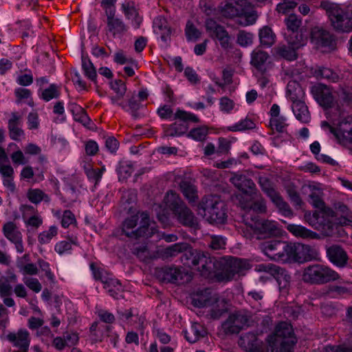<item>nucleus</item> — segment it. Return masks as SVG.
<instances>
[{
	"label": "nucleus",
	"mask_w": 352,
	"mask_h": 352,
	"mask_svg": "<svg viewBox=\"0 0 352 352\" xmlns=\"http://www.w3.org/2000/svg\"><path fill=\"white\" fill-rule=\"evenodd\" d=\"M262 252L270 259L283 263H304L311 260L312 248L302 243H289L286 241L273 240L260 245Z\"/></svg>",
	"instance_id": "nucleus-1"
},
{
	"label": "nucleus",
	"mask_w": 352,
	"mask_h": 352,
	"mask_svg": "<svg viewBox=\"0 0 352 352\" xmlns=\"http://www.w3.org/2000/svg\"><path fill=\"white\" fill-rule=\"evenodd\" d=\"M271 352H293L297 342L292 326L285 322L278 323L266 339Z\"/></svg>",
	"instance_id": "nucleus-2"
},
{
	"label": "nucleus",
	"mask_w": 352,
	"mask_h": 352,
	"mask_svg": "<svg viewBox=\"0 0 352 352\" xmlns=\"http://www.w3.org/2000/svg\"><path fill=\"white\" fill-rule=\"evenodd\" d=\"M122 230L127 237L133 239L151 237L156 231L154 223H151L149 215L146 212H138L125 219Z\"/></svg>",
	"instance_id": "nucleus-3"
},
{
	"label": "nucleus",
	"mask_w": 352,
	"mask_h": 352,
	"mask_svg": "<svg viewBox=\"0 0 352 352\" xmlns=\"http://www.w3.org/2000/svg\"><path fill=\"white\" fill-rule=\"evenodd\" d=\"M199 214L210 223L221 224L227 219L224 202L217 195H207L198 206Z\"/></svg>",
	"instance_id": "nucleus-4"
},
{
	"label": "nucleus",
	"mask_w": 352,
	"mask_h": 352,
	"mask_svg": "<svg viewBox=\"0 0 352 352\" xmlns=\"http://www.w3.org/2000/svg\"><path fill=\"white\" fill-rule=\"evenodd\" d=\"M248 269L250 263L247 260L228 256L217 261L214 273L219 281L227 282L232 280L236 275H243Z\"/></svg>",
	"instance_id": "nucleus-5"
},
{
	"label": "nucleus",
	"mask_w": 352,
	"mask_h": 352,
	"mask_svg": "<svg viewBox=\"0 0 352 352\" xmlns=\"http://www.w3.org/2000/svg\"><path fill=\"white\" fill-rule=\"evenodd\" d=\"M248 269L250 263L247 260L228 256L217 261L214 273L219 281L227 282L232 280L236 275H243Z\"/></svg>",
	"instance_id": "nucleus-6"
},
{
	"label": "nucleus",
	"mask_w": 352,
	"mask_h": 352,
	"mask_svg": "<svg viewBox=\"0 0 352 352\" xmlns=\"http://www.w3.org/2000/svg\"><path fill=\"white\" fill-rule=\"evenodd\" d=\"M302 276L304 282L311 285H323L340 278L336 272L320 264H313L306 267Z\"/></svg>",
	"instance_id": "nucleus-7"
},
{
	"label": "nucleus",
	"mask_w": 352,
	"mask_h": 352,
	"mask_svg": "<svg viewBox=\"0 0 352 352\" xmlns=\"http://www.w3.org/2000/svg\"><path fill=\"white\" fill-rule=\"evenodd\" d=\"M187 258L189 261L188 265L194 267L204 276H208L212 272H215L218 260L211 257L208 252L197 250H190Z\"/></svg>",
	"instance_id": "nucleus-8"
},
{
	"label": "nucleus",
	"mask_w": 352,
	"mask_h": 352,
	"mask_svg": "<svg viewBox=\"0 0 352 352\" xmlns=\"http://www.w3.org/2000/svg\"><path fill=\"white\" fill-rule=\"evenodd\" d=\"M251 314L245 310H238L230 313L222 324V329L226 335L237 334L250 326Z\"/></svg>",
	"instance_id": "nucleus-9"
},
{
	"label": "nucleus",
	"mask_w": 352,
	"mask_h": 352,
	"mask_svg": "<svg viewBox=\"0 0 352 352\" xmlns=\"http://www.w3.org/2000/svg\"><path fill=\"white\" fill-rule=\"evenodd\" d=\"M320 7L326 11L331 22H352V3L342 5L322 0Z\"/></svg>",
	"instance_id": "nucleus-10"
},
{
	"label": "nucleus",
	"mask_w": 352,
	"mask_h": 352,
	"mask_svg": "<svg viewBox=\"0 0 352 352\" xmlns=\"http://www.w3.org/2000/svg\"><path fill=\"white\" fill-rule=\"evenodd\" d=\"M173 120H179V121L167 127L165 130V134L167 136H180L187 132L190 122L197 123L199 122V119L196 115L181 109H177L175 113Z\"/></svg>",
	"instance_id": "nucleus-11"
},
{
	"label": "nucleus",
	"mask_w": 352,
	"mask_h": 352,
	"mask_svg": "<svg viewBox=\"0 0 352 352\" xmlns=\"http://www.w3.org/2000/svg\"><path fill=\"white\" fill-rule=\"evenodd\" d=\"M245 226L247 231H244L243 233L247 238L252 237L251 231L262 235L264 238L276 236L280 234L281 232L276 221L267 219H257L252 223L246 222Z\"/></svg>",
	"instance_id": "nucleus-12"
},
{
	"label": "nucleus",
	"mask_w": 352,
	"mask_h": 352,
	"mask_svg": "<svg viewBox=\"0 0 352 352\" xmlns=\"http://www.w3.org/2000/svg\"><path fill=\"white\" fill-rule=\"evenodd\" d=\"M287 30L285 35L287 42L291 45H294V47H298L305 45L307 41L310 32L306 25H302V23H286Z\"/></svg>",
	"instance_id": "nucleus-13"
},
{
	"label": "nucleus",
	"mask_w": 352,
	"mask_h": 352,
	"mask_svg": "<svg viewBox=\"0 0 352 352\" xmlns=\"http://www.w3.org/2000/svg\"><path fill=\"white\" fill-rule=\"evenodd\" d=\"M252 201L243 204L244 214L243 221L252 223L258 219L257 214H264L267 211V206L265 199L261 197H254Z\"/></svg>",
	"instance_id": "nucleus-14"
},
{
	"label": "nucleus",
	"mask_w": 352,
	"mask_h": 352,
	"mask_svg": "<svg viewBox=\"0 0 352 352\" xmlns=\"http://www.w3.org/2000/svg\"><path fill=\"white\" fill-rule=\"evenodd\" d=\"M310 39L318 47H326L329 50H334L336 41L329 32L316 26L310 31Z\"/></svg>",
	"instance_id": "nucleus-15"
},
{
	"label": "nucleus",
	"mask_w": 352,
	"mask_h": 352,
	"mask_svg": "<svg viewBox=\"0 0 352 352\" xmlns=\"http://www.w3.org/2000/svg\"><path fill=\"white\" fill-rule=\"evenodd\" d=\"M6 339L14 347L12 352H28L31 338L26 329H21L16 333L10 332Z\"/></svg>",
	"instance_id": "nucleus-16"
},
{
	"label": "nucleus",
	"mask_w": 352,
	"mask_h": 352,
	"mask_svg": "<svg viewBox=\"0 0 352 352\" xmlns=\"http://www.w3.org/2000/svg\"><path fill=\"white\" fill-rule=\"evenodd\" d=\"M156 273L163 282L180 284L188 280V274L179 267H164L157 270Z\"/></svg>",
	"instance_id": "nucleus-17"
},
{
	"label": "nucleus",
	"mask_w": 352,
	"mask_h": 352,
	"mask_svg": "<svg viewBox=\"0 0 352 352\" xmlns=\"http://www.w3.org/2000/svg\"><path fill=\"white\" fill-rule=\"evenodd\" d=\"M23 116L18 112H12L8 122V129L10 138L15 141H20L24 138L25 133L22 129Z\"/></svg>",
	"instance_id": "nucleus-18"
},
{
	"label": "nucleus",
	"mask_w": 352,
	"mask_h": 352,
	"mask_svg": "<svg viewBox=\"0 0 352 352\" xmlns=\"http://www.w3.org/2000/svg\"><path fill=\"white\" fill-rule=\"evenodd\" d=\"M314 219L322 227V230L327 235H331L333 226L334 212L329 208H324L314 214Z\"/></svg>",
	"instance_id": "nucleus-19"
},
{
	"label": "nucleus",
	"mask_w": 352,
	"mask_h": 352,
	"mask_svg": "<svg viewBox=\"0 0 352 352\" xmlns=\"http://www.w3.org/2000/svg\"><path fill=\"white\" fill-rule=\"evenodd\" d=\"M206 30L212 38H216L223 49L231 47L230 36L225 28L219 23H206Z\"/></svg>",
	"instance_id": "nucleus-20"
},
{
	"label": "nucleus",
	"mask_w": 352,
	"mask_h": 352,
	"mask_svg": "<svg viewBox=\"0 0 352 352\" xmlns=\"http://www.w3.org/2000/svg\"><path fill=\"white\" fill-rule=\"evenodd\" d=\"M311 93L317 102L325 108L331 107L333 102V97L330 89L323 85L317 84L311 87Z\"/></svg>",
	"instance_id": "nucleus-21"
},
{
	"label": "nucleus",
	"mask_w": 352,
	"mask_h": 352,
	"mask_svg": "<svg viewBox=\"0 0 352 352\" xmlns=\"http://www.w3.org/2000/svg\"><path fill=\"white\" fill-rule=\"evenodd\" d=\"M175 217L177 221L184 226L191 228L192 229L199 228V223L197 219L195 217L192 212L188 208L186 204L182 205L179 208L173 212Z\"/></svg>",
	"instance_id": "nucleus-22"
},
{
	"label": "nucleus",
	"mask_w": 352,
	"mask_h": 352,
	"mask_svg": "<svg viewBox=\"0 0 352 352\" xmlns=\"http://www.w3.org/2000/svg\"><path fill=\"white\" fill-rule=\"evenodd\" d=\"M230 182L239 190L246 195L255 194L256 185L254 182L243 175L234 174L230 179Z\"/></svg>",
	"instance_id": "nucleus-23"
},
{
	"label": "nucleus",
	"mask_w": 352,
	"mask_h": 352,
	"mask_svg": "<svg viewBox=\"0 0 352 352\" xmlns=\"http://www.w3.org/2000/svg\"><path fill=\"white\" fill-rule=\"evenodd\" d=\"M111 87L115 93L114 95L110 96L112 104L118 105L124 110H127L126 103L124 101L126 91L125 83L121 80H116L111 82Z\"/></svg>",
	"instance_id": "nucleus-24"
},
{
	"label": "nucleus",
	"mask_w": 352,
	"mask_h": 352,
	"mask_svg": "<svg viewBox=\"0 0 352 352\" xmlns=\"http://www.w3.org/2000/svg\"><path fill=\"white\" fill-rule=\"evenodd\" d=\"M331 133L340 142L344 140L352 141V116L342 120L338 128L331 129Z\"/></svg>",
	"instance_id": "nucleus-25"
},
{
	"label": "nucleus",
	"mask_w": 352,
	"mask_h": 352,
	"mask_svg": "<svg viewBox=\"0 0 352 352\" xmlns=\"http://www.w3.org/2000/svg\"><path fill=\"white\" fill-rule=\"evenodd\" d=\"M327 254L330 261L338 267L344 266L348 261L345 250L338 245H333L327 249Z\"/></svg>",
	"instance_id": "nucleus-26"
},
{
	"label": "nucleus",
	"mask_w": 352,
	"mask_h": 352,
	"mask_svg": "<svg viewBox=\"0 0 352 352\" xmlns=\"http://www.w3.org/2000/svg\"><path fill=\"white\" fill-rule=\"evenodd\" d=\"M239 346L248 352H258L261 346L256 335L252 332L246 333L240 337L239 340Z\"/></svg>",
	"instance_id": "nucleus-27"
},
{
	"label": "nucleus",
	"mask_w": 352,
	"mask_h": 352,
	"mask_svg": "<svg viewBox=\"0 0 352 352\" xmlns=\"http://www.w3.org/2000/svg\"><path fill=\"white\" fill-rule=\"evenodd\" d=\"M238 8H239V18H243L245 22H256L258 18V12L248 0H239Z\"/></svg>",
	"instance_id": "nucleus-28"
},
{
	"label": "nucleus",
	"mask_w": 352,
	"mask_h": 352,
	"mask_svg": "<svg viewBox=\"0 0 352 352\" xmlns=\"http://www.w3.org/2000/svg\"><path fill=\"white\" fill-rule=\"evenodd\" d=\"M217 293L206 288L199 291L192 298V305L197 307H207L210 303L217 299Z\"/></svg>",
	"instance_id": "nucleus-29"
},
{
	"label": "nucleus",
	"mask_w": 352,
	"mask_h": 352,
	"mask_svg": "<svg viewBox=\"0 0 352 352\" xmlns=\"http://www.w3.org/2000/svg\"><path fill=\"white\" fill-rule=\"evenodd\" d=\"M272 276L276 280L280 292L282 294H287L291 280V276L287 272L285 269L276 265Z\"/></svg>",
	"instance_id": "nucleus-30"
},
{
	"label": "nucleus",
	"mask_w": 352,
	"mask_h": 352,
	"mask_svg": "<svg viewBox=\"0 0 352 352\" xmlns=\"http://www.w3.org/2000/svg\"><path fill=\"white\" fill-rule=\"evenodd\" d=\"M298 49V47H294V45L289 43L287 45L279 44L273 48V53L275 56L292 61L297 58L296 50Z\"/></svg>",
	"instance_id": "nucleus-31"
},
{
	"label": "nucleus",
	"mask_w": 352,
	"mask_h": 352,
	"mask_svg": "<svg viewBox=\"0 0 352 352\" xmlns=\"http://www.w3.org/2000/svg\"><path fill=\"white\" fill-rule=\"evenodd\" d=\"M239 1H235L234 3H226L224 7L220 6L219 12L217 16H208V19L205 22H216L215 19H218L219 15H221L228 19H233L239 17V8H238Z\"/></svg>",
	"instance_id": "nucleus-32"
},
{
	"label": "nucleus",
	"mask_w": 352,
	"mask_h": 352,
	"mask_svg": "<svg viewBox=\"0 0 352 352\" xmlns=\"http://www.w3.org/2000/svg\"><path fill=\"white\" fill-rule=\"evenodd\" d=\"M292 103V109L296 119L302 123H308L311 120V115L305 102L299 100Z\"/></svg>",
	"instance_id": "nucleus-33"
},
{
	"label": "nucleus",
	"mask_w": 352,
	"mask_h": 352,
	"mask_svg": "<svg viewBox=\"0 0 352 352\" xmlns=\"http://www.w3.org/2000/svg\"><path fill=\"white\" fill-rule=\"evenodd\" d=\"M216 298L208 306L210 307L209 314L213 319H219L228 310L226 300L221 298L219 294Z\"/></svg>",
	"instance_id": "nucleus-34"
},
{
	"label": "nucleus",
	"mask_w": 352,
	"mask_h": 352,
	"mask_svg": "<svg viewBox=\"0 0 352 352\" xmlns=\"http://www.w3.org/2000/svg\"><path fill=\"white\" fill-rule=\"evenodd\" d=\"M287 229L295 236L300 237L303 239H315L320 238L318 233L308 230L300 225L289 224L287 226Z\"/></svg>",
	"instance_id": "nucleus-35"
},
{
	"label": "nucleus",
	"mask_w": 352,
	"mask_h": 352,
	"mask_svg": "<svg viewBox=\"0 0 352 352\" xmlns=\"http://www.w3.org/2000/svg\"><path fill=\"white\" fill-rule=\"evenodd\" d=\"M269 58L270 56L267 52L261 49L256 48L251 54L250 63L256 69L263 71L265 69V63Z\"/></svg>",
	"instance_id": "nucleus-36"
},
{
	"label": "nucleus",
	"mask_w": 352,
	"mask_h": 352,
	"mask_svg": "<svg viewBox=\"0 0 352 352\" xmlns=\"http://www.w3.org/2000/svg\"><path fill=\"white\" fill-rule=\"evenodd\" d=\"M186 339L190 343H195L200 338L205 336L206 331L205 328L199 323H192L188 330L184 331Z\"/></svg>",
	"instance_id": "nucleus-37"
},
{
	"label": "nucleus",
	"mask_w": 352,
	"mask_h": 352,
	"mask_svg": "<svg viewBox=\"0 0 352 352\" xmlns=\"http://www.w3.org/2000/svg\"><path fill=\"white\" fill-rule=\"evenodd\" d=\"M305 92L300 84L296 80H290L287 85V96L292 102L302 100Z\"/></svg>",
	"instance_id": "nucleus-38"
},
{
	"label": "nucleus",
	"mask_w": 352,
	"mask_h": 352,
	"mask_svg": "<svg viewBox=\"0 0 352 352\" xmlns=\"http://www.w3.org/2000/svg\"><path fill=\"white\" fill-rule=\"evenodd\" d=\"M21 210L23 212V218L27 226H30L34 229H37L42 225L43 219L37 214L32 215L28 219L27 218V212L34 211V208L33 206L30 205H23L21 207Z\"/></svg>",
	"instance_id": "nucleus-39"
},
{
	"label": "nucleus",
	"mask_w": 352,
	"mask_h": 352,
	"mask_svg": "<svg viewBox=\"0 0 352 352\" xmlns=\"http://www.w3.org/2000/svg\"><path fill=\"white\" fill-rule=\"evenodd\" d=\"M90 267L93 272L94 278L97 280H100L104 285V288H108L111 285H118V280L106 275L103 270L96 268L94 263L90 265Z\"/></svg>",
	"instance_id": "nucleus-40"
},
{
	"label": "nucleus",
	"mask_w": 352,
	"mask_h": 352,
	"mask_svg": "<svg viewBox=\"0 0 352 352\" xmlns=\"http://www.w3.org/2000/svg\"><path fill=\"white\" fill-rule=\"evenodd\" d=\"M296 6V3L293 1L284 2L279 3L277 6L276 10L278 13L286 14L285 18L283 19V22H301L298 20L296 14H289L291 10Z\"/></svg>",
	"instance_id": "nucleus-41"
},
{
	"label": "nucleus",
	"mask_w": 352,
	"mask_h": 352,
	"mask_svg": "<svg viewBox=\"0 0 352 352\" xmlns=\"http://www.w3.org/2000/svg\"><path fill=\"white\" fill-rule=\"evenodd\" d=\"M179 187L184 196L190 203L195 202L197 200L198 195L197 188L190 181H182Z\"/></svg>",
	"instance_id": "nucleus-42"
},
{
	"label": "nucleus",
	"mask_w": 352,
	"mask_h": 352,
	"mask_svg": "<svg viewBox=\"0 0 352 352\" xmlns=\"http://www.w3.org/2000/svg\"><path fill=\"white\" fill-rule=\"evenodd\" d=\"M4 236L11 242L19 240L22 237L21 232L19 230L16 223L12 221L6 223L3 226Z\"/></svg>",
	"instance_id": "nucleus-43"
},
{
	"label": "nucleus",
	"mask_w": 352,
	"mask_h": 352,
	"mask_svg": "<svg viewBox=\"0 0 352 352\" xmlns=\"http://www.w3.org/2000/svg\"><path fill=\"white\" fill-rule=\"evenodd\" d=\"M164 200L166 206L170 208L173 212H175L177 208H179L182 206V205L184 204L183 201L180 199L179 195L173 190H170L166 192Z\"/></svg>",
	"instance_id": "nucleus-44"
},
{
	"label": "nucleus",
	"mask_w": 352,
	"mask_h": 352,
	"mask_svg": "<svg viewBox=\"0 0 352 352\" xmlns=\"http://www.w3.org/2000/svg\"><path fill=\"white\" fill-rule=\"evenodd\" d=\"M259 39L262 45L270 47L276 41V34L270 27L265 25L260 30Z\"/></svg>",
	"instance_id": "nucleus-45"
},
{
	"label": "nucleus",
	"mask_w": 352,
	"mask_h": 352,
	"mask_svg": "<svg viewBox=\"0 0 352 352\" xmlns=\"http://www.w3.org/2000/svg\"><path fill=\"white\" fill-rule=\"evenodd\" d=\"M26 195L29 201L34 204H38L42 201L45 202L50 201L49 196L38 188H30Z\"/></svg>",
	"instance_id": "nucleus-46"
},
{
	"label": "nucleus",
	"mask_w": 352,
	"mask_h": 352,
	"mask_svg": "<svg viewBox=\"0 0 352 352\" xmlns=\"http://www.w3.org/2000/svg\"><path fill=\"white\" fill-rule=\"evenodd\" d=\"M271 201L275 204L278 210L285 217L293 216V212L287 202H285L283 197L280 196L279 192L276 195H274Z\"/></svg>",
	"instance_id": "nucleus-47"
},
{
	"label": "nucleus",
	"mask_w": 352,
	"mask_h": 352,
	"mask_svg": "<svg viewBox=\"0 0 352 352\" xmlns=\"http://www.w3.org/2000/svg\"><path fill=\"white\" fill-rule=\"evenodd\" d=\"M122 9L126 16V19L132 21L140 22L142 20L139 14L135 8L133 2H125L122 4Z\"/></svg>",
	"instance_id": "nucleus-48"
},
{
	"label": "nucleus",
	"mask_w": 352,
	"mask_h": 352,
	"mask_svg": "<svg viewBox=\"0 0 352 352\" xmlns=\"http://www.w3.org/2000/svg\"><path fill=\"white\" fill-rule=\"evenodd\" d=\"M314 74L317 78L326 79L331 82H337L339 79L338 75L327 67H319L315 70Z\"/></svg>",
	"instance_id": "nucleus-49"
},
{
	"label": "nucleus",
	"mask_w": 352,
	"mask_h": 352,
	"mask_svg": "<svg viewBox=\"0 0 352 352\" xmlns=\"http://www.w3.org/2000/svg\"><path fill=\"white\" fill-rule=\"evenodd\" d=\"M153 28L154 32L160 35L162 41L167 42L170 39L172 30L168 23H155Z\"/></svg>",
	"instance_id": "nucleus-50"
},
{
	"label": "nucleus",
	"mask_w": 352,
	"mask_h": 352,
	"mask_svg": "<svg viewBox=\"0 0 352 352\" xmlns=\"http://www.w3.org/2000/svg\"><path fill=\"white\" fill-rule=\"evenodd\" d=\"M187 244L183 243H178L171 245L163 250L162 256L165 258L175 256L180 252L186 250Z\"/></svg>",
	"instance_id": "nucleus-51"
},
{
	"label": "nucleus",
	"mask_w": 352,
	"mask_h": 352,
	"mask_svg": "<svg viewBox=\"0 0 352 352\" xmlns=\"http://www.w3.org/2000/svg\"><path fill=\"white\" fill-rule=\"evenodd\" d=\"M127 110H130L131 116L135 118H139L141 117V113L138 112V110L142 107L141 102L138 100L137 96L135 95L131 96L128 99Z\"/></svg>",
	"instance_id": "nucleus-52"
},
{
	"label": "nucleus",
	"mask_w": 352,
	"mask_h": 352,
	"mask_svg": "<svg viewBox=\"0 0 352 352\" xmlns=\"http://www.w3.org/2000/svg\"><path fill=\"white\" fill-rule=\"evenodd\" d=\"M82 67L85 76L92 81H95L96 78V71L89 59L82 56Z\"/></svg>",
	"instance_id": "nucleus-53"
},
{
	"label": "nucleus",
	"mask_w": 352,
	"mask_h": 352,
	"mask_svg": "<svg viewBox=\"0 0 352 352\" xmlns=\"http://www.w3.org/2000/svg\"><path fill=\"white\" fill-rule=\"evenodd\" d=\"M134 169L130 162L122 161L117 168L120 179H125L131 176Z\"/></svg>",
	"instance_id": "nucleus-54"
},
{
	"label": "nucleus",
	"mask_w": 352,
	"mask_h": 352,
	"mask_svg": "<svg viewBox=\"0 0 352 352\" xmlns=\"http://www.w3.org/2000/svg\"><path fill=\"white\" fill-rule=\"evenodd\" d=\"M256 127L255 123L250 118H245L238 123L229 126L228 130L230 131H240L244 130L253 129Z\"/></svg>",
	"instance_id": "nucleus-55"
},
{
	"label": "nucleus",
	"mask_w": 352,
	"mask_h": 352,
	"mask_svg": "<svg viewBox=\"0 0 352 352\" xmlns=\"http://www.w3.org/2000/svg\"><path fill=\"white\" fill-rule=\"evenodd\" d=\"M322 191L320 189L314 188L311 192L309 195V202L316 208L319 209L326 208L324 203L322 199Z\"/></svg>",
	"instance_id": "nucleus-56"
},
{
	"label": "nucleus",
	"mask_w": 352,
	"mask_h": 352,
	"mask_svg": "<svg viewBox=\"0 0 352 352\" xmlns=\"http://www.w3.org/2000/svg\"><path fill=\"white\" fill-rule=\"evenodd\" d=\"M71 111L74 116V119L84 125H86L90 121L85 111L80 106L75 104H71Z\"/></svg>",
	"instance_id": "nucleus-57"
},
{
	"label": "nucleus",
	"mask_w": 352,
	"mask_h": 352,
	"mask_svg": "<svg viewBox=\"0 0 352 352\" xmlns=\"http://www.w3.org/2000/svg\"><path fill=\"white\" fill-rule=\"evenodd\" d=\"M60 91L58 87L55 84H52L47 89L43 90L40 97L43 100L48 102L52 99L59 97Z\"/></svg>",
	"instance_id": "nucleus-58"
},
{
	"label": "nucleus",
	"mask_w": 352,
	"mask_h": 352,
	"mask_svg": "<svg viewBox=\"0 0 352 352\" xmlns=\"http://www.w3.org/2000/svg\"><path fill=\"white\" fill-rule=\"evenodd\" d=\"M58 234V228L55 226H52L47 230L41 232L38 236V242L41 244H46L51 241L53 237L56 236Z\"/></svg>",
	"instance_id": "nucleus-59"
},
{
	"label": "nucleus",
	"mask_w": 352,
	"mask_h": 352,
	"mask_svg": "<svg viewBox=\"0 0 352 352\" xmlns=\"http://www.w3.org/2000/svg\"><path fill=\"white\" fill-rule=\"evenodd\" d=\"M77 238L70 239L69 241H61L55 245L54 250L60 255L68 253L72 248V244L76 245Z\"/></svg>",
	"instance_id": "nucleus-60"
},
{
	"label": "nucleus",
	"mask_w": 352,
	"mask_h": 352,
	"mask_svg": "<svg viewBox=\"0 0 352 352\" xmlns=\"http://www.w3.org/2000/svg\"><path fill=\"white\" fill-rule=\"evenodd\" d=\"M185 34L188 41L195 42L201 36V32L195 27L193 23L187 24L185 29Z\"/></svg>",
	"instance_id": "nucleus-61"
},
{
	"label": "nucleus",
	"mask_w": 352,
	"mask_h": 352,
	"mask_svg": "<svg viewBox=\"0 0 352 352\" xmlns=\"http://www.w3.org/2000/svg\"><path fill=\"white\" fill-rule=\"evenodd\" d=\"M15 96L17 98V102L22 100H28L27 104L31 107L34 105L32 99L31 98L32 93L30 89L25 88H18L14 91Z\"/></svg>",
	"instance_id": "nucleus-62"
},
{
	"label": "nucleus",
	"mask_w": 352,
	"mask_h": 352,
	"mask_svg": "<svg viewBox=\"0 0 352 352\" xmlns=\"http://www.w3.org/2000/svg\"><path fill=\"white\" fill-rule=\"evenodd\" d=\"M12 294V287L6 277L0 278V296L7 297Z\"/></svg>",
	"instance_id": "nucleus-63"
},
{
	"label": "nucleus",
	"mask_w": 352,
	"mask_h": 352,
	"mask_svg": "<svg viewBox=\"0 0 352 352\" xmlns=\"http://www.w3.org/2000/svg\"><path fill=\"white\" fill-rule=\"evenodd\" d=\"M259 184L263 191L270 197L272 198L274 195H276L278 192L271 186L270 181L265 177L259 178Z\"/></svg>",
	"instance_id": "nucleus-64"
}]
</instances>
